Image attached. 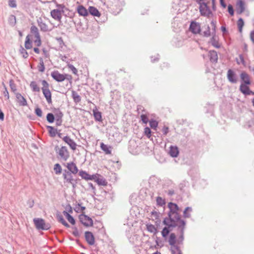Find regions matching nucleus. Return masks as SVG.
<instances>
[{"instance_id":"f257e3e1","label":"nucleus","mask_w":254,"mask_h":254,"mask_svg":"<svg viewBox=\"0 0 254 254\" xmlns=\"http://www.w3.org/2000/svg\"><path fill=\"white\" fill-rule=\"evenodd\" d=\"M168 207L169 208V211L168 213V217L166 218H172L174 220L179 221V223L181 224V221L183 220L181 219V215L178 212L180 209L178 205L176 203L170 202L168 203Z\"/></svg>"},{"instance_id":"f03ea898","label":"nucleus","mask_w":254,"mask_h":254,"mask_svg":"<svg viewBox=\"0 0 254 254\" xmlns=\"http://www.w3.org/2000/svg\"><path fill=\"white\" fill-rule=\"evenodd\" d=\"M42 84L43 87H42L41 89L42 90L43 95L47 102L49 104H51L52 102V94L50 90H49V84L45 80H43L42 81Z\"/></svg>"},{"instance_id":"7ed1b4c3","label":"nucleus","mask_w":254,"mask_h":254,"mask_svg":"<svg viewBox=\"0 0 254 254\" xmlns=\"http://www.w3.org/2000/svg\"><path fill=\"white\" fill-rule=\"evenodd\" d=\"M54 149L56 153L58 154L63 160L66 161L69 157V152L66 146H63L60 148L58 145H56Z\"/></svg>"},{"instance_id":"20e7f679","label":"nucleus","mask_w":254,"mask_h":254,"mask_svg":"<svg viewBox=\"0 0 254 254\" xmlns=\"http://www.w3.org/2000/svg\"><path fill=\"white\" fill-rule=\"evenodd\" d=\"M176 236L175 233H172L170 234L169 238V243L171 246V251L172 254H176L175 250L178 251V254H181V250L178 245H176Z\"/></svg>"},{"instance_id":"39448f33","label":"nucleus","mask_w":254,"mask_h":254,"mask_svg":"<svg viewBox=\"0 0 254 254\" xmlns=\"http://www.w3.org/2000/svg\"><path fill=\"white\" fill-rule=\"evenodd\" d=\"M34 223L38 230H47L51 227L50 224H46L45 220L42 218H34Z\"/></svg>"},{"instance_id":"423d86ee","label":"nucleus","mask_w":254,"mask_h":254,"mask_svg":"<svg viewBox=\"0 0 254 254\" xmlns=\"http://www.w3.org/2000/svg\"><path fill=\"white\" fill-rule=\"evenodd\" d=\"M199 4V11L200 14L203 16L209 17L210 15H212V12L208 5L207 3L205 2H200L197 1Z\"/></svg>"},{"instance_id":"0eeeda50","label":"nucleus","mask_w":254,"mask_h":254,"mask_svg":"<svg viewBox=\"0 0 254 254\" xmlns=\"http://www.w3.org/2000/svg\"><path fill=\"white\" fill-rule=\"evenodd\" d=\"M163 224L166 226L165 228H168V230H170V232L173 230V228L176 227L178 228L180 224L179 221L174 220L172 218H165L163 221Z\"/></svg>"},{"instance_id":"6e6552de","label":"nucleus","mask_w":254,"mask_h":254,"mask_svg":"<svg viewBox=\"0 0 254 254\" xmlns=\"http://www.w3.org/2000/svg\"><path fill=\"white\" fill-rule=\"evenodd\" d=\"M186 222L185 220L181 221V224H179L177 228L178 231L179 232L180 235L178 239V244H182L184 240V232L186 228Z\"/></svg>"},{"instance_id":"1a4fd4ad","label":"nucleus","mask_w":254,"mask_h":254,"mask_svg":"<svg viewBox=\"0 0 254 254\" xmlns=\"http://www.w3.org/2000/svg\"><path fill=\"white\" fill-rule=\"evenodd\" d=\"M80 222L86 227L92 226L93 224V221L90 217L85 215L84 213L79 215Z\"/></svg>"},{"instance_id":"9d476101","label":"nucleus","mask_w":254,"mask_h":254,"mask_svg":"<svg viewBox=\"0 0 254 254\" xmlns=\"http://www.w3.org/2000/svg\"><path fill=\"white\" fill-rule=\"evenodd\" d=\"M31 32L32 34H34L35 35V37L36 38V40L34 41V43L37 47H39L41 45V40L40 35L38 31V28L35 26L32 25L30 28Z\"/></svg>"},{"instance_id":"9b49d317","label":"nucleus","mask_w":254,"mask_h":254,"mask_svg":"<svg viewBox=\"0 0 254 254\" xmlns=\"http://www.w3.org/2000/svg\"><path fill=\"white\" fill-rule=\"evenodd\" d=\"M189 30L193 34H199L201 32L200 24L195 21H191L190 25Z\"/></svg>"},{"instance_id":"f8f14e48","label":"nucleus","mask_w":254,"mask_h":254,"mask_svg":"<svg viewBox=\"0 0 254 254\" xmlns=\"http://www.w3.org/2000/svg\"><path fill=\"white\" fill-rule=\"evenodd\" d=\"M227 77L228 81L232 83H236L238 82V77L236 72L231 69L228 70Z\"/></svg>"},{"instance_id":"ddd939ff","label":"nucleus","mask_w":254,"mask_h":254,"mask_svg":"<svg viewBox=\"0 0 254 254\" xmlns=\"http://www.w3.org/2000/svg\"><path fill=\"white\" fill-rule=\"evenodd\" d=\"M241 78V84L251 85V81L250 76L245 71H243L240 75Z\"/></svg>"},{"instance_id":"4468645a","label":"nucleus","mask_w":254,"mask_h":254,"mask_svg":"<svg viewBox=\"0 0 254 254\" xmlns=\"http://www.w3.org/2000/svg\"><path fill=\"white\" fill-rule=\"evenodd\" d=\"M64 11L60 10L58 9H55L51 11L50 14L52 18H53L55 20L59 21L60 22H61L62 19V12H63Z\"/></svg>"},{"instance_id":"2eb2a0df","label":"nucleus","mask_w":254,"mask_h":254,"mask_svg":"<svg viewBox=\"0 0 254 254\" xmlns=\"http://www.w3.org/2000/svg\"><path fill=\"white\" fill-rule=\"evenodd\" d=\"M85 238L87 243L89 245H93L95 244V237L93 233L90 231L85 232Z\"/></svg>"},{"instance_id":"dca6fc26","label":"nucleus","mask_w":254,"mask_h":254,"mask_svg":"<svg viewBox=\"0 0 254 254\" xmlns=\"http://www.w3.org/2000/svg\"><path fill=\"white\" fill-rule=\"evenodd\" d=\"M79 175L82 179H84L86 181L93 180V179H95L96 177V175H90L87 172L83 170L79 171Z\"/></svg>"},{"instance_id":"f3484780","label":"nucleus","mask_w":254,"mask_h":254,"mask_svg":"<svg viewBox=\"0 0 254 254\" xmlns=\"http://www.w3.org/2000/svg\"><path fill=\"white\" fill-rule=\"evenodd\" d=\"M51 75L52 78L57 82H60L64 81V74L60 73L58 70H54Z\"/></svg>"},{"instance_id":"a211bd4d","label":"nucleus","mask_w":254,"mask_h":254,"mask_svg":"<svg viewBox=\"0 0 254 254\" xmlns=\"http://www.w3.org/2000/svg\"><path fill=\"white\" fill-rule=\"evenodd\" d=\"M63 140L69 146L72 150H75L76 149V143L69 136H65L63 138Z\"/></svg>"},{"instance_id":"6ab92c4d","label":"nucleus","mask_w":254,"mask_h":254,"mask_svg":"<svg viewBox=\"0 0 254 254\" xmlns=\"http://www.w3.org/2000/svg\"><path fill=\"white\" fill-rule=\"evenodd\" d=\"M66 167L68 169L67 171L71 172L72 174H76L78 172V169L76 164L73 162L67 163Z\"/></svg>"},{"instance_id":"aec40b11","label":"nucleus","mask_w":254,"mask_h":254,"mask_svg":"<svg viewBox=\"0 0 254 254\" xmlns=\"http://www.w3.org/2000/svg\"><path fill=\"white\" fill-rule=\"evenodd\" d=\"M15 95L20 106H26L27 105L26 99L20 93H15Z\"/></svg>"},{"instance_id":"412c9836","label":"nucleus","mask_w":254,"mask_h":254,"mask_svg":"<svg viewBox=\"0 0 254 254\" xmlns=\"http://www.w3.org/2000/svg\"><path fill=\"white\" fill-rule=\"evenodd\" d=\"M37 21L38 25L40 27L41 31L46 32L47 31L51 30V29H48V25L45 23L43 22L41 17H39L38 19H37Z\"/></svg>"},{"instance_id":"4be33fe9","label":"nucleus","mask_w":254,"mask_h":254,"mask_svg":"<svg viewBox=\"0 0 254 254\" xmlns=\"http://www.w3.org/2000/svg\"><path fill=\"white\" fill-rule=\"evenodd\" d=\"M77 11L80 16L86 17L89 15L88 9H87L83 5H79L77 7Z\"/></svg>"},{"instance_id":"5701e85b","label":"nucleus","mask_w":254,"mask_h":254,"mask_svg":"<svg viewBox=\"0 0 254 254\" xmlns=\"http://www.w3.org/2000/svg\"><path fill=\"white\" fill-rule=\"evenodd\" d=\"M245 9V3L242 0H239L237 2L236 11L239 14L242 13Z\"/></svg>"},{"instance_id":"b1692460","label":"nucleus","mask_w":254,"mask_h":254,"mask_svg":"<svg viewBox=\"0 0 254 254\" xmlns=\"http://www.w3.org/2000/svg\"><path fill=\"white\" fill-rule=\"evenodd\" d=\"M88 11L89 14H90L95 17H99L101 15V13L99 12L98 9L93 6H90L88 7Z\"/></svg>"},{"instance_id":"393cba45","label":"nucleus","mask_w":254,"mask_h":254,"mask_svg":"<svg viewBox=\"0 0 254 254\" xmlns=\"http://www.w3.org/2000/svg\"><path fill=\"white\" fill-rule=\"evenodd\" d=\"M72 173L71 172L68 171L66 170H64L63 172V178L66 182L68 183H71L72 181H73L72 176L71 175Z\"/></svg>"},{"instance_id":"a878e982","label":"nucleus","mask_w":254,"mask_h":254,"mask_svg":"<svg viewBox=\"0 0 254 254\" xmlns=\"http://www.w3.org/2000/svg\"><path fill=\"white\" fill-rule=\"evenodd\" d=\"M169 153V155L173 158L178 157L179 154V148L177 146L171 145L170 147Z\"/></svg>"},{"instance_id":"bb28decb","label":"nucleus","mask_w":254,"mask_h":254,"mask_svg":"<svg viewBox=\"0 0 254 254\" xmlns=\"http://www.w3.org/2000/svg\"><path fill=\"white\" fill-rule=\"evenodd\" d=\"M210 61L212 63H217L218 61V55L214 50L210 51L208 53Z\"/></svg>"},{"instance_id":"cd10ccee","label":"nucleus","mask_w":254,"mask_h":254,"mask_svg":"<svg viewBox=\"0 0 254 254\" xmlns=\"http://www.w3.org/2000/svg\"><path fill=\"white\" fill-rule=\"evenodd\" d=\"M95 179H93L99 185L106 186L107 182L106 180L101 175L96 174Z\"/></svg>"},{"instance_id":"c85d7f7f","label":"nucleus","mask_w":254,"mask_h":254,"mask_svg":"<svg viewBox=\"0 0 254 254\" xmlns=\"http://www.w3.org/2000/svg\"><path fill=\"white\" fill-rule=\"evenodd\" d=\"M93 116L95 119V120L97 122H102V113L100 111H99L97 109L93 110Z\"/></svg>"},{"instance_id":"c756f323","label":"nucleus","mask_w":254,"mask_h":254,"mask_svg":"<svg viewBox=\"0 0 254 254\" xmlns=\"http://www.w3.org/2000/svg\"><path fill=\"white\" fill-rule=\"evenodd\" d=\"M46 127L48 129L50 136L51 137H55L57 133V129L50 126H47Z\"/></svg>"},{"instance_id":"7c9ffc66","label":"nucleus","mask_w":254,"mask_h":254,"mask_svg":"<svg viewBox=\"0 0 254 254\" xmlns=\"http://www.w3.org/2000/svg\"><path fill=\"white\" fill-rule=\"evenodd\" d=\"M250 85L241 84L239 90L244 95H247L250 90L249 86Z\"/></svg>"},{"instance_id":"2f4dec72","label":"nucleus","mask_w":254,"mask_h":254,"mask_svg":"<svg viewBox=\"0 0 254 254\" xmlns=\"http://www.w3.org/2000/svg\"><path fill=\"white\" fill-rule=\"evenodd\" d=\"M212 35L213 36L210 39V42L211 45L216 48H219L220 47V45L218 43V41L216 38L215 35Z\"/></svg>"},{"instance_id":"473e14b6","label":"nucleus","mask_w":254,"mask_h":254,"mask_svg":"<svg viewBox=\"0 0 254 254\" xmlns=\"http://www.w3.org/2000/svg\"><path fill=\"white\" fill-rule=\"evenodd\" d=\"M71 96L75 103H78L80 102L81 97L76 91H72Z\"/></svg>"},{"instance_id":"72a5a7b5","label":"nucleus","mask_w":254,"mask_h":254,"mask_svg":"<svg viewBox=\"0 0 254 254\" xmlns=\"http://www.w3.org/2000/svg\"><path fill=\"white\" fill-rule=\"evenodd\" d=\"M101 148L104 151L106 154H111V150L110 149L111 147H109L108 145L105 144L104 143H101L100 144Z\"/></svg>"},{"instance_id":"f704fd0d","label":"nucleus","mask_w":254,"mask_h":254,"mask_svg":"<svg viewBox=\"0 0 254 254\" xmlns=\"http://www.w3.org/2000/svg\"><path fill=\"white\" fill-rule=\"evenodd\" d=\"M30 87L33 92H39L40 91L39 87H38L37 83L34 81L31 82L30 84Z\"/></svg>"},{"instance_id":"c9c22d12","label":"nucleus","mask_w":254,"mask_h":254,"mask_svg":"<svg viewBox=\"0 0 254 254\" xmlns=\"http://www.w3.org/2000/svg\"><path fill=\"white\" fill-rule=\"evenodd\" d=\"M30 36L28 35L26 37L25 42V47L26 49H30L32 47V41L30 39Z\"/></svg>"},{"instance_id":"e433bc0d","label":"nucleus","mask_w":254,"mask_h":254,"mask_svg":"<svg viewBox=\"0 0 254 254\" xmlns=\"http://www.w3.org/2000/svg\"><path fill=\"white\" fill-rule=\"evenodd\" d=\"M39 61H40L39 64L38 65L37 67H38V70L40 72H43L45 71V67L43 58H40Z\"/></svg>"},{"instance_id":"4c0bfd02","label":"nucleus","mask_w":254,"mask_h":254,"mask_svg":"<svg viewBox=\"0 0 254 254\" xmlns=\"http://www.w3.org/2000/svg\"><path fill=\"white\" fill-rule=\"evenodd\" d=\"M237 25L239 32L242 33L243 27L244 25V21L242 18H240L237 21Z\"/></svg>"},{"instance_id":"58836bf2","label":"nucleus","mask_w":254,"mask_h":254,"mask_svg":"<svg viewBox=\"0 0 254 254\" xmlns=\"http://www.w3.org/2000/svg\"><path fill=\"white\" fill-rule=\"evenodd\" d=\"M55 119L62 120L64 114L61 111L60 109H59V108L55 109Z\"/></svg>"},{"instance_id":"ea45409f","label":"nucleus","mask_w":254,"mask_h":254,"mask_svg":"<svg viewBox=\"0 0 254 254\" xmlns=\"http://www.w3.org/2000/svg\"><path fill=\"white\" fill-rule=\"evenodd\" d=\"M192 211V208L190 207H187L184 212L183 216L184 218H190V214L188 213V211L191 212Z\"/></svg>"},{"instance_id":"a19ab883","label":"nucleus","mask_w":254,"mask_h":254,"mask_svg":"<svg viewBox=\"0 0 254 254\" xmlns=\"http://www.w3.org/2000/svg\"><path fill=\"white\" fill-rule=\"evenodd\" d=\"M146 227L147 231L151 233H154L156 234L158 232L156 228L152 224H148Z\"/></svg>"},{"instance_id":"79ce46f5","label":"nucleus","mask_w":254,"mask_h":254,"mask_svg":"<svg viewBox=\"0 0 254 254\" xmlns=\"http://www.w3.org/2000/svg\"><path fill=\"white\" fill-rule=\"evenodd\" d=\"M149 125L150 127L154 130H157V127L158 125V123L156 120H154L153 119H151L149 121Z\"/></svg>"},{"instance_id":"37998d69","label":"nucleus","mask_w":254,"mask_h":254,"mask_svg":"<svg viewBox=\"0 0 254 254\" xmlns=\"http://www.w3.org/2000/svg\"><path fill=\"white\" fill-rule=\"evenodd\" d=\"M54 170L57 175L60 174L62 172V169L60 164L57 163L55 164Z\"/></svg>"},{"instance_id":"c03bdc74","label":"nucleus","mask_w":254,"mask_h":254,"mask_svg":"<svg viewBox=\"0 0 254 254\" xmlns=\"http://www.w3.org/2000/svg\"><path fill=\"white\" fill-rule=\"evenodd\" d=\"M8 21L10 25L14 26L16 23V17L14 15H10Z\"/></svg>"},{"instance_id":"a18cd8bd","label":"nucleus","mask_w":254,"mask_h":254,"mask_svg":"<svg viewBox=\"0 0 254 254\" xmlns=\"http://www.w3.org/2000/svg\"><path fill=\"white\" fill-rule=\"evenodd\" d=\"M9 86L12 92H13L14 94L15 93H16V85L14 83L13 80L12 79L9 80Z\"/></svg>"},{"instance_id":"49530a36","label":"nucleus","mask_w":254,"mask_h":254,"mask_svg":"<svg viewBox=\"0 0 254 254\" xmlns=\"http://www.w3.org/2000/svg\"><path fill=\"white\" fill-rule=\"evenodd\" d=\"M47 120L49 123H53L55 120V117L53 115V114L51 113H49L47 115Z\"/></svg>"},{"instance_id":"de8ad7c7","label":"nucleus","mask_w":254,"mask_h":254,"mask_svg":"<svg viewBox=\"0 0 254 254\" xmlns=\"http://www.w3.org/2000/svg\"><path fill=\"white\" fill-rule=\"evenodd\" d=\"M19 52L21 55H22L23 58L26 59L28 57V54L27 52L22 46H21L20 47Z\"/></svg>"},{"instance_id":"09e8293b","label":"nucleus","mask_w":254,"mask_h":254,"mask_svg":"<svg viewBox=\"0 0 254 254\" xmlns=\"http://www.w3.org/2000/svg\"><path fill=\"white\" fill-rule=\"evenodd\" d=\"M157 204L159 206H162L166 203L165 199H163L160 196H158L156 198Z\"/></svg>"},{"instance_id":"8fccbe9b","label":"nucleus","mask_w":254,"mask_h":254,"mask_svg":"<svg viewBox=\"0 0 254 254\" xmlns=\"http://www.w3.org/2000/svg\"><path fill=\"white\" fill-rule=\"evenodd\" d=\"M170 232V230H168V228L164 227L161 232L162 237L166 239L169 234Z\"/></svg>"},{"instance_id":"3c124183","label":"nucleus","mask_w":254,"mask_h":254,"mask_svg":"<svg viewBox=\"0 0 254 254\" xmlns=\"http://www.w3.org/2000/svg\"><path fill=\"white\" fill-rule=\"evenodd\" d=\"M144 134L148 137L150 138L151 136V130L149 127H145L144 128Z\"/></svg>"},{"instance_id":"603ef678","label":"nucleus","mask_w":254,"mask_h":254,"mask_svg":"<svg viewBox=\"0 0 254 254\" xmlns=\"http://www.w3.org/2000/svg\"><path fill=\"white\" fill-rule=\"evenodd\" d=\"M56 218H57V220H58V221L61 223L64 220L63 216L61 214V213L59 211H57V212L56 213Z\"/></svg>"},{"instance_id":"864d4df0","label":"nucleus","mask_w":254,"mask_h":254,"mask_svg":"<svg viewBox=\"0 0 254 254\" xmlns=\"http://www.w3.org/2000/svg\"><path fill=\"white\" fill-rule=\"evenodd\" d=\"M56 39L57 41L58 42V43H59L60 47L61 48H63L64 46H65L64 43L63 41L62 37H57V38H56Z\"/></svg>"},{"instance_id":"5fc2aeb1","label":"nucleus","mask_w":254,"mask_h":254,"mask_svg":"<svg viewBox=\"0 0 254 254\" xmlns=\"http://www.w3.org/2000/svg\"><path fill=\"white\" fill-rule=\"evenodd\" d=\"M212 27V34H214L215 35V33H216V21H215V20H212L211 23H210Z\"/></svg>"},{"instance_id":"6e6d98bb","label":"nucleus","mask_w":254,"mask_h":254,"mask_svg":"<svg viewBox=\"0 0 254 254\" xmlns=\"http://www.w3.org/2000/svg\"><path fill=\"white\" fill-rule=\"evenodd\" d=\"M67 66L72 71L73 74H77V70L73 65L71 64H68Z\"/></svg>"},{"instance_id":"4d7b16f0","label":"nucleus","mask_w":254,"mask_h":254,"mask_svg":"<svg viewBox=\"0 0 254 254\" xmlns=\"http://www.w3.org/2000/svg\"><path fill=\"white\" fill-rule=\"evenodd\" d=\"M140 118L143 123L146 124L148 122V118L147 115L142 114L141 115Z\"/></svg>"},{"instance_id":"13d9d810","label":"nucleus","mask_w":254,"mask_h":254,"mask_svg":"<svg viewBox=\"0 0 254 254\" xmlns=\"http://www.w3.org/2000/svg\"><path fill=\"white\" fill-rule=\"evenodd\" d=\"M228 11L231 16H233L234 14V10L233 6L231 4L228 5Z\"/></svg>"},{"instance_id":"bf43d9fd","label":"nucleus","mask_w":254,"mask_h":254,"mask_svg":"<svg viewBox=\"0 0 254 254\" xmlns=\"http://www.w3.org/2000/svg\"><path fill=\"white\" fill-rule=\"evenodd\" d=\"M8 5L12 8L16 7L17 4L15 0H8Z\"/></svg>"},{"instance_id":"052dcab7","label":"nucleus","mask_w":254,"mask_h":254,"mask_svg":"<svg viewBox=\"0 0 254 254\" xmlns=\"http://www.w3.org/2000/svg\"><path fill=\"white\" fill-rule=\"evenodd\" d=\"M35 114L39 117L42 116V111L40 108H36L35 110Z\"/></svg>"},{"instance_id":"680f3d73","label":"nucleus","mask_w":254,"mask_h":254,"mask_svg":"<svg viewBox=\"0 0 254 254\" xmlns=\"http://www.w3.org/2000/svg\"><path fill=\"white\" fill-rule=\"evenodd\" d=\"M211 35L210 27L207 25V30L203 32V36L206 37H209Z\"/></svg>"},{"instance_id":"e2e57ef3","label":"nucleus","mask_w":254,"mask_h":254,"mask_svg":"<svg viewBox=\"0 0 254 254\" xmlns=\"http://www.w3.org/2000/svg\"><path fill=\"white\" fill-rule=\"evenodd\" d=\"M159 54H157L156 57L151 56L150 57L151 62L153 63L158 62L159 60Z\"/></svg>"},{"instance_id":"0e129e2a","label":"nucleus","mask_w":254,"mask_h":254,"mask_svg":"<svg viewBox=\"0 0 254 254\" xmlns=\"http://www.w3.org/2000/svg\"><path fill=\"white\" fill-rule=\"evenodd\" d=\"M79 180V179H73V181H72V183H70V184H71L72 188L73 189L76 188V185L78 183V181Z\"/></svg>"},{"instance_id":"69168bd1","label":"nucleus","mask_w":254,"mask_h":254,"mask_svg":"<svg viewBox=\"0 0 254 254\" xmlns=\"http://www.w3.org/2000/svg\"><path fill=\"white\" fill-rule=\"evenodd\" d=\"M67 219L72 225H74L75 224V220L71 215L67 217Z\"/></svg>"},{"instance_id":"338daca9","label":"nucleus","mask_w":254,"mask_h":254,"mask_svg":"<svg viewBox=\"0 0 254 254\" xmlns=\"http://www.w3.org/2000/svg\"><path fill=\"white\" fill-rule=\"evenodd\" d=\"M155 242L156 243V245L158 246H159L160 248L164 246V244H163V243L162 242V241L161 240H159V238L158 237H156Z\"/></svg>"},{"instance_id":"774afa93","label":"nucleus","mask_w":254,"mask_h":254,"mask_svg":"<svg viewBox=\"0 0 254 254\" xmlns=\"http://www.w3.org/2000/svg\"><path fill=\"white\" fill-rule=\"evenodd\" d=\"M74 231L72 232V234L76 237H79V233L78 229L76 227H73Z\"/></svg>"}]
</instances>
